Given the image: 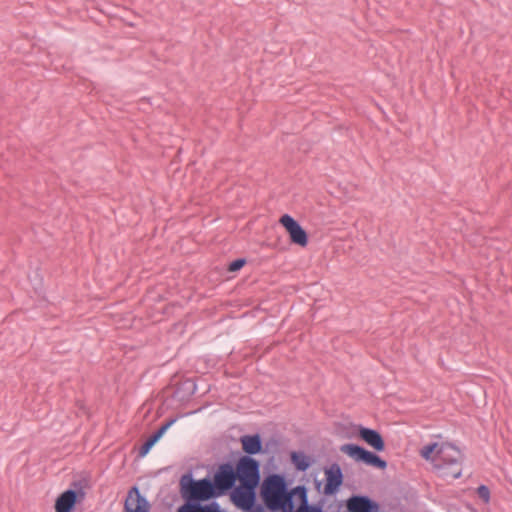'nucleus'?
<instances>
[{
    "label": "nucleus",
    "instance_id": "obj_1",
    "mask_svg": "<svg viewBox=\"0 0 512 512\" xmlns=\"http://www.w3.org/2000/svg\"><path fill=\"white\" fill-rule=\"evenodd\" d=\"M288 482L285 475L272 473L267 475L260 488L264 505L271 512H292L290 496L287 494Z\"/></svg>",
    "mask_w": 512,
    "mask_h": 512
},
{
    "label": "nucleus",
    "instance_id": "obj_2",
    "mask_svg": "<svg viewBox=\"0 0 512 512\" xmlns=\"http://www.w3.org/2000/svg\"><path fill=\"white\" fill-rule=\"evenodd\" d=\"M464 454L452 443H441L435 452L433 466L443 478L458 479L462 475Z\"/></svg>",
    "mask_w": 512,
    "mask_h": 512
},
{
    "label": "nucleus",
    "instance_id": "obj_3",
    "mask_svg": "<svg viewBox=\"0 0 512 512\" xmlns=\"http://www.w3.org/2000/svg\"><path fill=\"white\" fill-rule=\"evenodd\" d=\"M180 491L186 503L191 505L218 497L209 475L203 479L194 480L192 472H188L181 477Z\"/></svg>",
    "mask_w": 512,
    "mask_h": 512
},
{
    "label": "nucleus",
    "instance_id": "obj_4",
    "mask_svg": "<svg viewBox=\"0 0 512 512\" xmlns=\"http://www.w3.org/2000/svg\"><path fill=\"white\" fill-rule=\"evenodd\" d=\"M340 451L353 458L357 462H361L382 470L387 467V462L385 460H383L376 453L371 452L360 445L347 443L340 447Z\"/></svg>",
    "mask_w": 512,
    "mask_h": 512
},
{
    "label": "nucleus",
    "instance_id": "obj_5",
    "mask_svg": "<svg viewBox=\"0 0 512 512\" xmlns=\"http://www.w3.org/2000/svg\"><path fill=\"white\" fill-rule=\"evenodd\" d=\"M236 479L239 483L258 487L260 484V463L253 457L243 456L237 465Z\"/></svg>",
    "mask_w": 512,
    "mask_h": 512
},
{
    "label": "nucleus",
    "instance_id": "obj_6",
    "mask_svg": "<svg viewBox=\"0 0 512 512\" xmlns=\"http://www.w3.org/2000/svg\"><path fill=\"white\" fill-rule=\"evenodd\" d=\"M236 471L229 464L225 463L219 466L212 480V485L217 496H222L232 490L235 486Z\"/></svg>",
    "mask_w": 512,
    "mask_h": 512
},
{
    "label": "nucleus",
    "instance_id": "obj_7",
    "mask_svg": "<svg viewBox=\"0 0 512 512\" xmlns=\"http://www.w3.org/2000/svg\"><path fill=\"white\" fill-rule=\"evenodd\" d=\"M258 487L241 484L234 487L231 491V499L240 509H250L256 505V489Z\"/></svg>",
    "mask_w": 512,
    "mask_h": 512
},
{
    "label": "nucleus",
    "instance_id": "obj_8",
    "mask_svg": "<svg viewBox=\"0 0 512 512\" xmlns=\"http://www.w3.org/2000/svg\"><path fill=\"white\" fill-rule=\"evenodd\" d=\"M279 222L289 233L291 242L301 247H305L308 244L307 232L302 228L298 221H296L289 214L281 216Z\"/></svg>",
    "mask_w": 512,
    "mask_h": 512
},
{
    "label": "nucleus",
    "instance_id": "obj_9",
    "mask_svg": "<svg viewBox=\"0 0 512 512\" xmlns=\"http://www.w3.org/2000/svg\"><path fill=\"white\" fill-rule=\"evenodd\" d=\"M343 473L341 467L334 463L329 468L325 469V485L323 494L326 496L334 495L338 492L343 483Z\"/></svg>",
    "mask_w": 512,
    "mask_h": 512
},
{
    "label": "nucleus",
    "instance_id": "obj_10",
    "mask_svg": "<svg viewBox=\"0 0 512 512\" xmlns=\"http://www.w3.org/2000/svg\"><path fill=\"white\" fill-rule=\"evenodd\" d=\"M85 492L83 490L68 489L61 493L55 502L56 512H72L80 499H83Z\"/></svg>",
    "mask_w": 512,
    "mask_h": 512
},
{
    "label": "nucleus",
    "instance_id": "obj_11",
    "mask_svg": "<svg viewBox=\"0 0 512 512\" xmlns=\"http://www.w3.org/2000/svg\"><path fill=\"white\" fill-rule=\"evenodd\" d=\"M348 512H379V504L367 495H353L346 503Z\"/></svg>",
    "mask_w": 512,
    "mask_h": 512
},
{
    "label": "nucleus",
    "instance_id": "obj_12",
    "mask_svg": "<svg viewBox=\"0 0 512 512\" xmlns=\"http://www.w3.org/2000/svg\"><path fill=\"white\" fill-rule=\"evenodd\" d=\"M124 512H149V502L137 487H133L125 501Z\"/></svg>",
    "mask_w": 512,
    "mask_h": 512
},
{
    "label": "nucleus",
    "instance_id": "obj_13",
    "mask_svg": "<svg viewBox=\"0 0 512 512\" xmlns=\"http://www.w3.org/2000/svg\"><path fill=\"white\" fill-rule=\"evenodd\" d=\"M240 442L242 444V449L246 454L245 456L251 457L264 451L263 441L258 433L243 435L240 438Z\"/></svg>",
    "mask_w": 512,
    "mask_h": 512
},
{
    "label": "nucleus",
    "instance_id": "obj_14",
    "mask_svg": "<svg viewBox=\"0 0 512 512\" xmlns=\"http://www.w3.org/2000/svg\"><path fill=\"white\" fill-rule=\"evenodd\" d=\"M177 419L178 418L176 417L168 420L162 424L152 435H150L140 447L139 455L144 457L146 454H148L155 443L160 440L164 433L177 421Z\"/></svg>",
    "mask_w": 512,
    "mask_h": 512
},
{
    "label": "nucleus",
    "instance_id": "obj_15",
    "mask_svg": "<svg viewBox=\"0 0 512 512\" xmlns=\"http://www.w3.org/2000/svg\"><path fill=\"white\" fill-rule=\"evenodd\" d=\"M360 437L373 449L378 452H381L385 449V442L381 434L371 428L361 427L359 430Z\"/></svg>",
    "mask_w": 512,
    "mask_h": 512
},
{
    "label": "nucleus",
    "instance_id": "obj_16",
    "mask_svg": "<svg viewBox=\"0 0 512 512\" xmlns=\"http://www.w3.org/2000/svg\"><path fill=\"white\" fill-rule=\"evenodd\" d=\"M291 462L298 471L305 472L311 466L312 459L303 452L293 451L291 453Z\"/></svg>",
    "mask_w": 512,
    "mask_h": 512
},
{
    "label": "nucleus",
    "instance_id": "obj_17",
    "mask_svg": "<svg viewBox=\"0 0 512 512\" xmlns=\"http://www.w3.org/2000/svg\"><path fill=\"white\" fill-rule=\"evenodd\" d=\"M287 494L290 496L292 512H294L296 508V497L301 504H306L308 502L307 489L304 485H298L290 490L287 488Z\"/></svg>",
    "mask_w": 512,
    "mask_h": 512
},
{
    "label": "nucleus",
    "instance_id": "obj_18",
    "mask_svg": "<svg viewBox=\"0 0 512 512\" xmlns=\"http://www.w3.org/2000/svg\"><path fill=\"white\" fill-rule=\"evenodd\" d=\"M179 512H224L220 505L216 501H212L209 504L205 505H192L190 507H182L179 509Z\"/></svg>",
    "mask_w": 512,
    "mask_h": 512
},
{
    "label": "nucleus",
    "instance_id": "obj_19",
    "mask_svg": "<svg viewBox=\"0 0 512 512\" xmlns=\"http://www.w3.org/2000/svg\"><path fill=\"white\" fill-rule=\"evenodd\" d=\"M440 445L438 443H430L422 447L420 450V455L427 461H431L433 463V458L436 450Z\"/></svg>",
    "mask_w": 512,
    "mask_h": 512
},
{
    "label": "nucleus",
    "instance_id": "obj_20",
    "mask_svg": "<svg viewBox=\"0 0 512 512\" xmlns=\"http://www.w3.org/2000/svg\"><path fill=\"white\" fill-rule=\"evenodd\" d=\"M245 264H246V259L237 258L229 264L228 270L230 272H236V271L240 270Z\"/></svg>",
    "mask_w": 512,
    "mask_h": 512
},
{
    "label": "nucleus",
    "instance_id": "obj_21",
    "mask_svg": "<svg viewBox=\"0 0 512 512\" xmlns=\"http://www.w3.org/2000/svg\"><path fill=\"white\" fill-rule=\"evenodd\" d=\"M479 497L484 500L485 502H488L490 499V490L486 485H480L477 489Z\"/></svg>",
    "mask_w": 512,
    "mask_h": 512
},
{
    "label": "nucleus",
    "instance_id": "obj_22",
    "mask_svg": "<svg viewBox=\"0 0 512 512\" xmlns=\"http://www.w3.org/2000/svg\"><path fill=\"white\" fill-rule=\"evenodd\" d=\"M184 386L187 390H189L190 394H194L196 392V383L192 380H187L184 382Z\"/></svg>",
    "mask_w": 512,
    "mask_h": 512
},
{
    "label": "nucleus",
    "instance_id": "obj_23",
    "mask_svg": "<svg viewBox=\"0 0 512 512\" xmlns=\"http://www.w3.org/2000/svg\"><path fill=\"white\" fill-rule=\"evenodd\" d=\"M245 512H265L264 509L261 506H253L250 509H243Z\"/></svg>",
    "mask_w": 512,
    "mask_h": 512
},
{
    "label": "nucleus",
    "instance_id": "obj_24",
    "mask_svg": "<svg viewBox=\"0 0 512 512\" xmlns=\"http://www.w3.org/2000/svg\"><path fill=\"white\" fill-rule=\"evenodd\" d=\"M315 486H316V489H317L318 491H320L321 486H322L321 481L315 480Z\"/></svg>",
    "mask_w": 512,
    "mask_h": 512
}]
</instances>
